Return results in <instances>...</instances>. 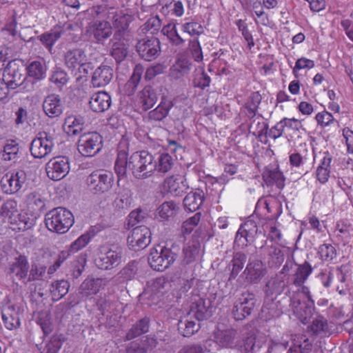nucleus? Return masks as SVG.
<instances>
[{
    "label": "nucleus",
    "instance_id": "nucleus-18",
    "mask_svg": "<svg viewBox=\"0 0 353 353\" xmlns=\"http://www.w3.org/2000/svg\"><path fill=\"white\" fill-rule=\"evenodd\" d=\"M165 188L174 196H181L188 189L189 185L184 176L174 174L167 177L164 181Z\"/></svg>",
    "mask_w": 353,
    "mask_h": 353
},
{
    "label": "nucleus",
    "instance_id": "nucleus-51",
    "mask_svg": "<svg viewBox=\"0 0 353 353\" xmlns=\"http://www.w3.org/2000/svg\"><path fill=\"white\" fill-rule=\"evenodd\" d=\"M268 130V124L263 121V119L256 117L250 121L249 124V131L253 135L261 137L263 135L267 137Z\"/></svg>",
    "mask_w": 353,
    "mask_h": 353
},
{
    "label": "nucleus",
    "instance_id": "nucleus-31",
    "mask_svg": "<svg viewBox=\"0 0 353 353\" xmlns=\"http://www.w3.org/2000/svg\"><path fill=\"white\" fill-rule=\"evenodd\" d=\"M191 315L185 316L178 322V330L185 337H190L197 332L201 326L199 321L192 320Z\"/></svg>",
    "mask_w": 353,
    "mask_h": 353
},
{
    "label": "nucleus",
    "instance_id": "nucleus-44",
    "mask_svg": "<svg viewBox=\"0 0 353 353\" xmlns=\"http://www.w3.org/2000/svg\"><path fill=\"white\" fill-rule=\"evenodd\" d=\"M29 269V263L25 256H19L16 262L10 267V272L14 274L20 280L26 279Z\"/></svg>",
    "mask_w": 353,
    "mask_h": 353
},
{
    "label": "nucleus",
    "instance_id": "nucleus-16",
    "mask_svg": "<svg viewBox=\"0 0 353 353\" xmlns=\"http://www.w3.org/2000/svg\"><path fill=\"white\" fill-rule=\"evenodd\" d=\"M3 78L10 89H15L23 83L26 77L14 61H10L4 70Z\"/></svg>",
    "mask_w": 353,
    "mask_h": 353
},
{
    "label": "nucleus",
    "instance_id": "nucleus-27",
    "mask_svg": "<svg viewBox=\"0 0 353 353\" xmlns=\"http://www.w3.org/2000/svg\"><path fill=\"white\" fill-rule=\"evenodd\" d=\"M205 199L202 190L196 189L188 193L183 199V205L186 211L195 212L199 209Z\"/></svg>",
    "mask_w": 353,
    "mask_h": 353
},
{
    "label": "nucleus",
    "instance_id": "nucleus-33",
    "mask_svg": "<svg viewBox=\"0 0 353 353\" xmlns=\"http://www.w3.org/2000/svg\"><path fill=\"white\" fill-rule=\"evenodd\" d=\"M26 203L31 215H37V219L46 206L45 199L37 192H31L26 196Z\"/></svg>",
    "mask_w": 353,
    "mask_h": 353
},
{
    "label": "nucleus",
    "instance_id": "nucleus-37",
    "mask_svg": "<svg viewBox=\"0 0 353 353\" xmlns=\"http://www.w3.org/2000/svg\"><path fill=\"white\" fill-rule=\"evenodd\" d=\"M64 30L61 27H55L50 31L44 32L38 37L42 44L51 51L54 43L61 38Z\"/></svg>",
    "mask_w": 353,
    "mask_h": 353
},
{
    "label": "nucleus",
    "instance_id": "nucleus-50",
    "mask_svg": "<svg viewBox=\"0 0 353 353\" xmlns=\"http://www.w3.org/2000/svg\"><path fill=\"white\" fill-rule=\"evenodd\" d=\"M236 336L235 330L229 329L219 331L216 336V341L223 347H232L234 345V340Z\"/></svg>",
    "mask_w": 353,
    "mask_h": 353
},
{
    "label": "nucleus",
    "instance_id": "nucleus-63",
    "mask_svg": "<svg viewBox=\"0 0 353 353\" xmlns=\"http://www.w3.org/2000/svg\"><path fill=\"white\" fill-rule=\"evenodd\" d=\"M210 77L204 71L199 70L195 72L193 79L194 87L203 90L210 85Z\"/></svg>",
    "mask_w": 353,
    "mask_h": 353
},
{
    "label": "nucleus",
    "instance_id": "nucleus-19",
    "mask_svg": "<svg viewBox=\"0 0 353 353\" xmlns=\"http://www.w3.org/2000/svg\"><path fill=\"white\" fill-rule=\"evenodd\" d=\"M87 56L81 48H73L68 50L64 54L65 65L71 70L79 69L87 63Z\"/></svg>",
    "mask_w": 353,
    "mask_h": 353
},
{
    "label": "nucleus",
    "instance_id": "nucleus-40",
    "mask_svg": "<svg viewBox=\"0 0 353 353\" xmlns=\"http://www.w3.org/2000/svg\"><path fill=\"white\" fill-rule=\"evenodd\" d=\"M70 286L69 282L64 279L52 282L49 288L52 301H57L62 299L68 294Z\"/></svg>",
    "mask_w": 353,
    "mask_h": 353
},
{
    "label": "nucleus",
    "instance_id": "nucleus-1",
    "mask_svg": "<svg viewBox=\"0 0 353 353\" xmlns=\"http://www.w3.org/2000/svg\"><path fill=\"white\" fill-rule=\"evenodd\" d=\"M128 143L121 141L118 146L114 171L119 179L131 172L134 178L145 179L153 175L152 154L148 151H137L129 154Z\"/></svg>",
    "mask_w": 353,
    "mask_h": 353
},
{
    "label": "nucleus",
    "instance_id": "nucleus-7",
    "mask_svg": "<svg viewBox=\"0 0 353 353\" xmlns=\"http://www.w3.org/2000/svg\"><path fill=\"white\" fill-rule=\"evenodd\" d=\"M103 147V138L97 132L81 134L78 140L77 149L83 157H91L98 154Z\"/></svg>",
    "mask_w": 353,
    "mask_h": 353
},
{
    "label": "nucleus",
    "instance_id": "nucleus-15",
    "mask_svg": "<svg viewBox=\"0 0 353 353\" xmlns=\"http://www.w3.org/2000/svg\"><path fill=\"white\" fill-rule=\"evenodd\" d=\"M122 250L119 248L116 250L109 249L105 252L101 251L99 256L96 259V265L102 270H110L117 266L121 259Z\"/></svg>",
    "mask_w": 353,
    "mask_h": 353
},
{
    "label": "nucleus",
    "instance_id": "nucleus-52",
    "mask_svg": "<svg viewBox=\"0 0 353 353\" xmlns=\"http://www.w3.org/2000/svg\"><path fill=\"white\" fill-rule=\"evenodd\" d=\"M310 331L315 334H330L331 329L326 319L319 316L312 321L310 326Z\"/></svg>",
    "mask_w": 353,
    "mask_h": 353
},
{
    "label": "nucleus",
    "instance_id": "nucleus-6",
    "mask_svg": "<svg viewBox=\"0 0 353 353\" xmlns=\"http://www.w3.org/2000/svg\"><path fill=\"white\" fill-rule=\"evenodd\" d=\"M255 295L248 291L237 295L233 304L232 314L236 321H242L250 316L256 305Z\"/></svg>",
    "mask_w": 353,
    "mask_h": 353
},
{
    "label": "nucleus",
    "instance_id": "nucleus-11",
    "mask_svg": "<svg viewBox=\"0 0 353 353\" xmlns=\"http://www.w3.org/2000/svg\"><path fill=\"white\" fill-rule=\"evenodd\" d=\"M70 169V160L65 156L53 157L46 165L47 176L53 181L63 179L69 173Z\"/></svg>",
    "mask_w": 353,
    "mask_h": 353
},
{
    "label": "nucleus",
    "instance_id": "nucleus-32",
    "mask_svg": "<svg viewBox=\"0 0 353 353\" xmlns=\"http://www.w3.org/2000/svg\"><path fill=\"white\" fill-rule=\"evenodd\" d=\"M157 99V94L151 86L145 87L139 94V103L144 111L152 108Z\"/></svg>",
    "mask_w": 353,
    "mask_h": 353
},
{
    "label": "nucleus",
    "instance_id": "nucleus-17",
    "mask_svg": "<svg viewBox=\"0 0 353 353\" xmlns=\"http://www.w3.org/2000/svg\"><path fill=\"white\" fill-rule=\"evenodd\" d=\"M243 274L250 283H258L267 274V268L261 260L250 259Z\"/></svg>",
    "mask_w": 353,
    "mask_h": 353
},
{
    "label": "nucleus",
    "instance_id": "nucleus-36",
    "mask_svg": "<svg viewBox=\"0 0 353 353\" xmlns=\"http://www.w3.org/2000/svg\"><path fill=\"white\" fill-rule=\"evenodd\" d=\"M85 122L84 117L80 115L69 117L65 121V131L70 136H77L82 132Z\"/></svg>",
    "mask_w": 353,
    "mask_h": 353
},
{
    "label": "nucleus",
    "instance_id": "nucleus-20",
    "mask_svg": "<svg viewBox=\"0 0 353 353\" xmlns=\"http://www.w3.org/2000/svg\"><path fill=\"white\" fill-rule=\"evenodd\" d=\"M43 109L48 117L56 118L63 113V104L59 95L52 94L45 98L43 103Z\"/></svg>",
    "mask_w": 353,
    "mask_h": 353
},
{
    "label": "nucleus",
    "instance_id": "nucleus-54",
    "mask_svg": "<svg viewBox=\"0 0 353 353\" xmlns=\"http://www.w3.org/2000/svg\"><path fill=\"white\" fill-rule=\"evenodd\" d=\"M162 26L161 20L158 15L148 19L146 22L141 27L143 33H150L155 34L159 32Z\"/></svg>",
    "mask_w": 353,
    "mask_h": 353
},
{
    "label": "nucleus",
    "instance_id": "nucleus-55",
    "mask_svg": "<svg viewBox=\"0 0 353 353\" xmlns=\"http://www.w3.org/2000/svg\"><path fill=\"white\" fill-rule=\"evenodd\" d=\"M301 339L303 341H299L294 339L293 344L290 346L287 353H309L312 350V344L309 343L308 339L305 336H301Z\"/></svg>",
    "mask_w": 353,
    "mask_h": 353
},
{
    "label": "nucleus",
    "instance_id": "nucleus-56",
    "mask_svg": "<svg viewBox=\"0 0 353 353\" xmlns=\"http://www.w3.org/2000/svg\"><path fill=\"white\" fill-rule=\"evenodd\" d=\"M178 210V207L173 201H165L163 203L158 209L159 216L167 220L168 218L174 216Z\"/></svg>",
    "mask_w": 353,
    "mask_h": 353
},
{
    "label": "nucleus",
    "instance_id": "nucleus-62",
    "mask_svg": "<svg viewBox=\"0 0 353 353\" xmlns=\"http://www.w3.org/2000/svg\"><path fill=\"white\" fill-rule=\"evenodd\" d=\"M46 272V267L43 265L33 263L31 265L27 282L42 280Z\"/></svg>",
    "mask_w": 353,
    "mask_h": 353
},
{
    "label": "nucleus",
    "instance_id": "nucleus-35",
    "mask_svg": "<svg viewBox=\"0 0 353 353\" xmlns=\"http://www.w3.org/2000/svg\"><path fill=\"white\" fill-rule=\"evenodd\" d=\"M287 287V283L283 279L272 278L267 282L264 288L265 296L275 298L281 294Z\"/></svg>",
    "mask_w": 353,
    "mask_h": 353
},
{
    "label": "nucleus",
    "instance_id": "nucleus-12",
    "mask_svg": "<svg viewBox=\"0 0 353 353\" xmlns=\"http://www.w3.org/2000/svg\"><path fill=\"white\" fill-rule=\"evenodd\" d=\"M139 55L147 61L156 59L161 53V42L156 37H145L138 41L136 45Z\"/></svg>",
    "mask_w": 353,
    "mask_h": 353
},
{
    "label": "nucleus",
    "instance_id": "nucleus-22",
    "mask_svg": "<svg viewBox=\"0 0 353 353\" xmlns=\"http://www.w3.org/2000/svg\"><path fill=\"white\" fill-rule=\"evenodd\" d=\"M20 308L14 305H8L2 310V319L6 327L10 330L20 326Z\"/></svg>",
    "mask_w": 353,
    "mask_h": 353
},
{
    "label": "nucleus",
    "instance_id": "nucleus-38",
    "mask_svg": "<svg viewBox=\"0 0 353 353\" xmlns=\"http://www.w3.org/2000/svg\"><path fill=\"white\" fill-rule=\"evenodd\" d=\"M173 103L165 97H162L159 105L153 110L149 112L148 117L150 120L161 121L167 117Z\"/></svg>",
    "mask_w": 353,
    "mask_h": 353
},
{
    "label": "nucleus",
    "instance_id": "nucleus-42",
    "mask_svg": "<svg viewBox=\"0 0 353 353\" xmlns=\"http://www.w3.org/2000/svg\"><path fill=\"white\" fill-rule=\"evenodd\" d=\"M143 68L136 65L132 74L124 86V92L126 95L131 96L134 94L141 79Z\"/></svg>",
    "mask_w": 353,
    "mask_h": 353
},
{
    "label": "nucleus",
    "instance_id": "nucleus-13",
    "mask_svg": "<svg viewBox=\"0 0 353 353\" xmlns=\"http://www.w3.org/2000/svg\"><path fill=\"white\" fill-rule=\"evenodd\" d=\"M127 241L130 248L134 251L143 250L151 242L150 230L145 225L135 227L130 232Z\"/></svg>",
    "mask_w": 353,
    "mask_h": 353
},
{
    "label": "nucleus",
    "instance_id": "nucleus-58",
    "mask_svg": "<svg viewBox=\"0 0 353 353\" xmlns=\"http://www.w3.org/2000/svg\"><path fill=\"white\" fill-rule=\"evenodd\" d=\"M199 246L197 244L187 245L183 248L184 258L183 261L186 264H190L199 256Z\"/></svg>",
    "mask_w": 353,
    "mask_h": 353
},
{
    "label": "nucleus",
    "instance_id": "nucleus-5",
    "mask_svg": "<svg viewBox=\"0 0 353 353\" xmlns=\"http://www.w3.org/2000/svg\"><path fill=\"white\" fill-rule=\"evenodd\" d=\"M55 142L54 133L46 131L39 132L31 142L30 148L31 154L37 159L45 158L52 152Z\"/></svg>",
    "mask_w": 353,
    "mask_h": 353
},
{
    "label": "nucleus",
    "instance_id": "nucleus-61",
    "mask_svg": "<svg viewBox=\"0 0 353 353\" xmlns=\"http://www.w3.org/2000/svg\"><path fill=\"white\" fill-rule=\"evenodd\" d=\"M170 287V282L165 277L161 276L152 281L151 290L155 294H163Z\"/></svg>",
    "mask_w": 353,
    "mask_h": 353
},
{
    "label": "nucleus",
    "instance_id": "nucleus-9",
    "mask_svg": "<svg viewBox=\"0 0 353 353\" xmlns=\"http://www.w3.org/2000/svg\"><path fill=\"white\" fill-rule=\"evenodd\" d=\"M290 297V307L294 314L302 322L306 324L309 322L314 311V303L301 302V294L299 292H294L291 296L290 290L285 292Z\"/></svg>",
    "mask_w": 353,
    "mask_h": 353
},
{
    "label": "nucleus",
    "instance_id": "nucleus-41",
    "mask_svg": "<svg viewBox=\"0 0 353 353\" xmlns=\"http://www.w3.org/2000/svg\"><path fill=\"white\" fill-rule=\"evenodd\" d=\"M150 319L147 317L143 318L136 322L128 332L125 339L128 341L132 340L137 336L147 333L149 331Z\"/></svg>",
    "mask_w": 353,
    "mask_h": 353
},
{
    "label": "nucleus",
    "instance_id": "nucleus-4",
    "mask_svg": "<svg viewBox=\"0 0 353 353\" xmlns=\"http://www.w3.org/2000/svg\"><path fill=\"white\" fill-rule=\"evenodd\" d=\"M114 26L117 30L115 31L112 41L110 55L117 63L123 61L128 54V46L123 40L125 31L128 28V23L125 17H120L115 20Z\"/></svg>",
    "mask_w": 353,
    "mask_h": 353
},
{
    "label": "nucleus",
    "instance_id": "nucleus-8",
    "mask_svg": "<svg viewBox=\"0 0 353 353\" xmlns=\"http://www.w3.org/2000/svg\"><path fill=\"white\" fill-rule=\"evenodd\" d=\"M113 181L112 174L103 170L92 172L86 179L89 189L95 194H103L109 191L112 187Z\"/></svg>",
    "mask_w": 353,
    "mask_h": 353
},
{
    "label": "nucleus",
    "instance_id": "nucleus-53",
    "mask_svg": "<svg viewBox=\"0 0 353 353\" xmlns=\"http://www.w3.org/2000/svg\"><path fill=\"white\" fill-rule=\"evenodd\" d=\"M49 80L51 83H54L57 88L61 89L67 84L69 77L65 70L55 68L54 70H52Z\"/></svg>",
    "mask_w": 353,
    "mask_h": 353
},
{
    "label": "nucleus",
    "instance_id": "nucleus-2",
    "mask_svg": "<svg viewBox=\"0 0 353 353\" xmlns=\"http://www.w3.org/2000/svg\"><path fill=\"white\" fill-rule=\"evenodd\" d=\"M177 248L159 244L150 250L148 258L150 267L157 271H164L175 261Z\"/></svg>",
    "mask_w": 353,
    "mask_h": 353
},
{
    "label": "nucleus",
    "instance_id": "nucleus-64",
    "mask_svg": "<svg viewBox=\"0 0 353 353\" xmlns=\"http://www.w3.org/2000/svg\"><path fill=\"white\" fill-rule=\"evenodd\" d=\"M190 65L188 62L179 61L170 70V74L175 79H179L188 72Z\"/></svg>",
    "mask_w": 353,
    "mask_h": 353
},
{
    "label": "nucleus",
    "instance_id": "nucleus-43",
    "mask_svg": "<svg viewBox=\"0 0 353 353\" xmlns=\"http://www.w3.org/2000/svg\"><path fill=\"white\" fill-rule=\"evenodd\" d=\"M28 75L35 81H41L46 77L47 68L40 61H32L26 68Z\"/></svg>",
    "mask_w": 353,
    "mask_h": 353
},
{
    "label": "nucleus",
    "instance_id": "nucleus-29",
    "mask_svg": "<svg viewBox=\"0 0 353 353\" xmlns=\"http://www.w3.org/2000/svg\"><path fill=\"white\" fill-rule=\"evenodd\" d=\"M263 179L268 186L275 185L281 190L285 187V179L277 168H266L262 174Z\"/></svg>",
    "mask_w": 353,
    "mask_h": 353
},
{
    "label": "nucleus",
    "instance_id": "nucleus-3",
    "mask_svg": "<svg viewBox=\"0 0 353 353\" xmlns=\"http://www.w3.org/2000/svg\"><path fill=\"white\" fill-rule=\"evenodd\" d=\"M74 221L72 212L65 208L52 209L46 214L45 223L47 228L59 234L66 232Z\"/></svg>",
    "mask_w": 353,
    "mask_h": 353
},
{
    "label": "nucleus",
    "instance_id": "nucleus-57",
    "mask_svg": "<svg viewBox=\"0 0 353 353\" xmlns=\"http://www.w3.org/2000/svg\"><path fill=\"white\" fill-rule=\"evenodd\" d=\"M318 254L323 261L329 262L336 256V250L331 244H323L319 246Z\"/></svg>",
    "mask_w": 353,
    "mask_h": 353
},
{
    "label": "nucleus",
    "instance_id": "nucleus-45",
    "mask_svg": "<svg viewBox=\"0 0 353 353\" xmlns=\"http://www.w3.org/2000/svg\"><path fill=\"white\" fill-rule=\"evenodd\" d=\"M312 272V268L307 261H305L303 264L299 265L294 274L292 284L297 287L301 286L307 279Z\"/></svg>",
    "mask_w": 353,
    "mask_h": 353
},
{
    "label": "nucleus",
    "instance_id": "nucleus-48",
    "mask_svg": "<svg viewBox=\"0 0 353 353\" xmlns=\"http://www.w3.org/2000/svg\"><path fill=\"white\" fill-rule=\"evenodd\" d=\"M99 279H86L80 285L79 290L82 297L87 298L96 294L99 290Z\"/></svg>",
    "mask_w": 353,
    "mask_h": 353
},
{
    "label": "nucleus",
    "instance_id": "nucleus-23",
    "mask_svg": "<svg viewBox=\"0 0 353 353\" xmlns=\"http://www.w3.org/2000/svg\"><path fill=\"white\" fill-rule=\"evenodd\" d=\"M266 255V259L269 267L278 268L284 261V254L282 250L276 245H265L260 248Z\"/></svg>",
    "mask_w": 353,
    "mask_h": 353
},
{
    "label": "nucleus",
    "instance_id": "nucleus-46",
    "mask_svg": "<svg viewBox=\"0 0 353 353\" xmlns=\"http://www.w3.org/2000/svg\"><path fill=\"white\" fill-rule=\"evenodd\" d=\"M161 32L167 37L169 41L174 46H180L185 43V40L179 34L174 23H170L164 26Z\"/></svg>",
    "mask_w": 353,
    "mask_h": 353
},
{
    "label": "nucleus",
    "instance_id": "nucleus-59",
    "mask_svg": "<svg viewBox=\"0 0 353 353\" xmlns=\"http://www.w3.org/2000/svg\"><path fill=\"white\" fill-rule=\"evenodd\" d=\"M181 30L192 37L199 36L204 33L203 26L194 21L183 23Z\"/></svg>",
    "mask_w": 353,
    "mask_h": 353
},
{
    "label": "nucleus",
    "instance_id": "nucleus-39",
    "mask_svg": "<svg viewBox=\"0 0 353 353\" xmlns=\"http://www.w3.org/2000/svg\"><path fill=\"white\" fill-rule=\"evenodd\" d=\"M138 263L135 261L129 262L114 276L116 282L123 283L134 279L137 274Z\"/></svg>",
    "mask_w": 353,
    "mask_h": 353
},
{
    "label": "nucleus",
    "instance_id": "nucleus-28",
    "mask_svg": "<svg viewBox=\"0 0 353 353\" xmlns=\"http://www.w3.org/2000/svg\"><path fill=\"white\" fill-rule=\"evenodd\" d=\"M283 313L280 303L275 301L274 297H266L261 309L262 318L266 321L272 318L279 317Z\"/></svg>",
    "mask_w": 353,
    "mask_h": 353
},
{
    "label": "nucleus",
    "instance_id": "nucleus-25",
    "mask_svg": "<svg viewBox=\"0 0 353 353\" xmlns=\"http://www.w3.org/2000/svg\"><path fill=\"white\" fill-rule=\"evenodd\" d=\"M153 174L157 171L159 173L165 174L172 170L176 161L170 154L164 152L160 154L157 159L152 156Z\"/></svg>",
    "mask_w": 353,
    "mask_h": 353
},
{
    "label": "nucleus",
    "instance_id": "nucleus-26",
    "mask_svg": "<svg viewBox=\"0 0 353 353\" xmlns=\"http://www.w3.org/2000/svg\"><path fill=\"white\" fill-rule=\"evenodd\" d=\"M92 32L97 42L104 44L105 41L112 34V28L107 21H97L92 26Z\"/></svg>",
    "mask_w": 353,
    "mask_h": 353
},
{
    "label": "nucleus",
    "instance_id": "nucleus-49",
    "mask_svg": "<svg viewBox=\"0 0 353 353\" xmlns=\"http://www.w3.org/2000/svg\"><path fill=\"white\" fill-rule=\"evenodd\" d=\"M3 158L5 161H15L19 158V145L17 141H7L3 147Z\"/></svg>",
    "mask_w": 353,
    "mask_h": 353
},
{
    "label": "nucleus",
    "instance_id": "nucleus-60",
    "mask_svg": "<svg viewBox=\"0 0 353 353\" xmlns=\"http://www.w3.org/2000/svg\"><path fill=\"white\" fill-rule=\"evenodd\" d=\"M86 261L85 256L80 255L72 262L70 272L74 279H78L84 271Z\"/></svg>",
    "mask_w": 353,
    "mask_h": 353
},
{
    "label": "nucleus",
    "instance_id": "nucleus-24",
    "mask_svg": "<svg viewBox=\"0 0 353 353\" xmlns=\"http://www.w3.org/2000/svg\"><path fill=\"white\" fill-rule=\"evenodd\" d=\"M113 75V69L110 66L101 65L93 72L92 83L94 87H103L112 81Z\"/></svg>",
    "mask_w": 353,
    "mask_h": 353
},
{
    "label": "nucleus",
    "instance_id": "nucleus-21",
    "mask_svg": "<svg viewBox=\"0 0 353 353\" xmlns=\"http://www.w3.org/2000/svg\"><path fill=\"white\" fill-rule=\"evenodd\" d=\"M112 99L110 95L103 91L93 94L89 101L90 109L98 113L104 112L111 106Z\"/></svg>",
    "mask_w": 353,
    "mask_h": 353
},
{
    "label": "nucleus",
    "instance_id": "nucleus-34",
    "mask_svg": "<svg viewBox=\"0 0 353 353\" xmlns=\"http://www.w3.org/2000/svg\"><path fill=\"white\" fill-rule=\"evenodd\" d=\"M19 210L17 201L14 199L6 200L0 208V218L10 223V221H16Z\"/></svg>",
    "mask_w": 353,
    "mask_h": 353
},
{
    "label": "nucleus",
    "instance_id": "nucleus-47",
    "mask_svg": "<svg viewBox=\"0 0 353 353\" xmlns=\"http://www.w3.org/2000/svg\"><path fill=\"white\" fill-rule=\"evenodd\" d=\"M246 261L247 255L245 253L238 252L234 254L233 258L229 265L232 267L229 277L230 280L234 279L237 276L240 271L243 268Z\"/></svg>",
    "mask_w": 353,
    "mask_h": 353
},
{
    "label": "nucleus",
    "instance_id": "nucleus-30",
    "mask_svg": "<svg viewBox=\"0 0 353 353\" xmlns=\"http://www.w3.org/2000/svg\"><path fill=\"white\" fill-rule=\"evenodd\" d=\"M37 215L28 213H19L16 217V221H10L11 228L13 230L24 231L32 228L36 223Z\"/></svg>",
    "mask_w": 353,
    "mask_h": 353
},
{
    "label": "nucleus",
    "instance_id": "nucleus-10",
    "mask_svg": "<svg viewBox=\"0 0 353 353\" xmlns=\"http://www.w3.org/2000/svg\"><path fill=\"white\" fill-rule=\"evenodd\" d=\"M26 181V174L22 170H12L6 172L1 179L0 185L6 194L18 192Z\"/></svg>",
    "mask_w": 353,
    "mask_h": 353
},
{
    "label": "nucleus",
    "instance_id": "nucleus-14",
    "mask_svg": "<svg viewBox=\"0 0 353 353\" xmlns=\"http://www.w3.org/2000/svg\"><path fill=\"white\" fill-rule=\"evenodd\" d=\"M211 301L199 295H193L191 298V303L188 315L194 317L197 321H201L210 318L212 316Z\"/></svg>",
    "mask_w": 353,
    "mask_h": 353
}]
</instances>
